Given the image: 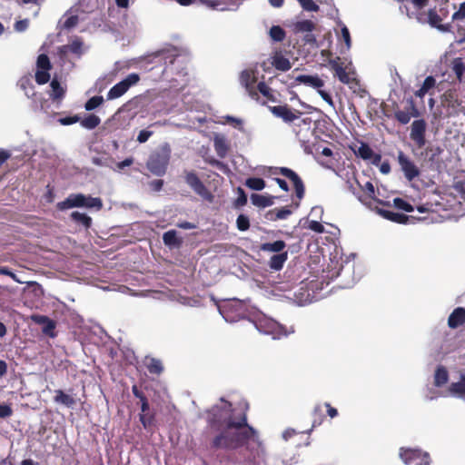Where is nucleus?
Instances as JSON below:
<instances>
[{
    "mask_svg": "<svg viewBox=\"0 0 465 465\" xmlns=\"http://www.w3.org/2000/svg\"><path fill=\"white\" fill-rule=\"evenodd\" d=\"M54 401L59 404H63L68 408L74 407L76 404V401L71 395L64 393L62 390L55 391V396Z\"/></svg>",
    "mask_w": 465,
    "mask_h": 465,
    "instance_id": "28",
    "label": "nucleus"
},
{
    "mask_svg": "<svg viewBox=\"0 0 465 465\" xmlns=\"http://www.w3.org/2000/svg\"><path fill=\"white\" fill-rule=\"evenodd\" d=\"M82 45L83 43L79 40H74L70 45H64L63 49L68 50L69 52L76 54H80L82 53Z\"/></svg>",
    "mask_w": 465,
    "mask_h": 465,
    "instance_id": "47",
    "label": "nucleus"
},
{
    "mask_svg": "<svg viewBox=\"0 0 465 465\" xmlns=\"http://www.w3.org/2000/svg\"><path fill=\"white\" fill-rule=\"evenodd\" d=\"M274 196L272 195H262L258 193H252L251 195V202L257 207H268L274 203Z\"/></svg>",
    "mask_w": 465,
    "mask_h": 465,
    "instance_id": "26",
    "label": "nucleus"
},
{
    "mask_svg": "<svg viewBox=\"0 0 465 465\" xmlns=\"http://www.w3.org/2000/svg\"><path fill=\"white\" fill-rule=\"evenodd\" d=\"M324 405L327 409V413L331 418H335L338 415L337 409L332 407L330 403L326 402Z\"/></svg>",
    "mask_w": 465,
    "mask_h": 465,
    "instance_id": "62",
    "label": "nucleus"
},
{
    "mask_svg": "<svg viewBox=\"0 0 465 465\" xmlns=\"http://www.w3.org/2000/svg\"><path fill=\"white\" fill-rule=\"evenodd\" d=\"M361 190L365 193L364 196L359 197V200L362 203L367 205L370 203V201L373 200L383 206H391L389 202H384L375 197L374 185L372 184L371 182H367L363 186H361Z\"/></svg>",
    "mask_w": 465,
    "mask_h": 465,
    "instance_id": "15",
    "label": "nucleus"
},
{
    "mask_svg": "<svg viewBox=\"0 0 465 465\" xmlns=\"http://www.w3.org/2000/svg\"><path fill=\"white\" fill-rule=\"evenodd\" d=\"M443 100L449 107L458 109L462 106V101L459 98L456 90L450 89L443 94Z\"/></svg>",
    "mask_w": 465,
    "mask_h": 465,
    "instance_id": "24",
    "label": "nucleus"
},
{
    "mask_svg": "<svg viewBox=\"0 0 465 465\" xmlns=\"http://www.w3.org/2000/svg\"><path fill=\"white\" fill-rule=\"evenodd\" d=\"M236 226L241 232L247 231L250 228L249 217L245 214H240L236 220Z\"/></svg>",
    "mask_w": 465,
    "mask_h": 465,
    "instance_id": "46",
    "label": "nucleus"
},
{
    "mask_svg": "<svg viewBox=\"0 0 465 465\" xmlns=\"http://www.w3.org/2000/svg\"><path fill=\"white\" fill-rule=\"evenodd\" d=\"M449 381V373L445 367L439 366L434 375V384L437 387H441Z\"/></svg>",
    "mask_w": 465,
    "mask_h": 465,
    "instance_id": "35",
    "label": "nucleus"
},
{
    "mask_svg": "<svg viewBox=\"0 0 465 465\" xmlns=\"http://www.w3.org/2000/svg\"><path fill=\"white\" fill-rule=\"evenodd\" d=\"M393 204L397 209L405 211L407 213H411L414 210L413 206L402 198H395L393 200Z\"/></svg>",
    "mask_w": 465,
    "mask_h": 465,
    "instance_id": "44",
    "label": "nucleus"
},
{
    "mask_svg": "<svg viewBox=\"0 0 465 465\" xmlns=\"http://www.w3.org/2000/svg\"><path fill=\"white\" fill-rule=\"evenodd\" d=\"M397 159L408 181H412L420 175L419 168L402 151H399Z\"/></svg>",
    "mask_w": 465,
    "mask_h": 465,
    "instance_id": "9",
    "label": "nucleus"
},
{
    "mask_svg": "<svg viewBox=\"0 0 465 465\" xmlns=\"http://www.w3.org/2000/svg\"><path fill=\"white\" fill-rule=\"evenodd\" d=\"M170 158L171 149L168 144H165L150 155L146 166L153 174L163 176L166 173Z\"/></svg>",
    "mask_w": 465,
    "mask_h": 465,
    "instance_id": "3",
    "label": "nucleus"
},
{
    "mask_svg": "<svg viewBox=\"0 0 465 465\" xmlns=\"http://www.w3.org/2000/svg\"><path fill=\"white\" fill-rule=\"evenodd\" d=\"M50 86L52 88V92L50 94L51 99L54 102L62 100L65 94V89L61 86L60 83L56 79H53Z\"/></svg>",
    "mask_w": 465,
    "mask_h": 465,
    "instance_id": "33",
    "label": "nucleus"
},
{
    "mask_svg": "<svg viewBox=\"0 0 465 465\" xmlns=\"http://www.w3.org/2000/svg\"><path fill=\"white\" fill-rule=\"evenodd\" d=\"M302 7L310 12H318L320 7L313 0H297Z\"/></svg>",
    "mask_w": 465,
    "mask_h": 465,
    "instance_id": "48",
    "label": "nucleus"
},
{
    "mask_svg": "<svg viewBox=\"0 0 465 465\" xmlns=\"http://www.w3.org/2000/svg\"><path fill=\"white\" fill-rule=\"evenodd\" d=\"M247 203V195L245 194L244 191L239 187L238 188V197L235 201V206L240 207L243 206Z\"/></svg>",
    "mask_w": 465,
    "mask_h": 465,
    "instance_id": "52",
    "label": "nucleus"
},
{
    "mask_svg": "<svg viewBox=\"0 0 465 465\" xmlns=\"http://www.w3.org/2000/svg\"><path fill=\"white\" fill-rule=\"evenodd\" d=\"M394 106V118L401 124H407L412 117L416 118L420 116V112L412 97L407 98L404 109H400L397 104H395Z\"/></svg>",
    "mask_w": 465,
    "mask_h": 465,
    "instance_id": "6",
    "label": "nucleus"
},
{
    "mask_svg": "<svg viewBox=\"0 0 465 465\" xmlns=\"http://www.w3.org/2000/svg\"><path fill=\"white\" fill-rule=\"evenodd\" d=\"M273 180L276 182V183L279 185V187L282 190H283L285 192L289 191V185H288V183H286L285 180H283L282 178H278V177L274 178Z\"/></svg>",
    "mask_w": 465,
    "mask_h": 465,
    "instance_id": "63",
    "label": "nucleus"
},
{
    "mask_svg": "<svg viewBox=\"0 0 465 465\" xmlns=\"http://www.w3.org/2000/svg\"><path fill=\"white\" fill-rule=\"evenodd\" d=\"M213 146L217 155L224 158L228 153L229 146L223 136L216 135L213 139Z\"/></svg>",
    "mask_w": 465,
    "mask_h": 465,
    "instance_id": "29",
    "label": "nucleus"
},
{
    "mask_svg": "<svg viewBox=\"0 0 465 465\" xmlns=\"http://www.w3.org/2000/svg\"><path fill=\"white\" fill-rule=\"evenodd\" d=\"M104 103L103 96L95 95L91 97L84 104V108L87 111H93Z\"/></svg>",
    "mask_w": 465,
    "mask_h": 465,
    "instance_id": "43",
    "label": "nucleus"
},
{
    "mask_svg": "<svg viewBox=\"0 0 465 465\" xmlns=\"http://www.w3.org/2000/svg\"><path fill=\"white\" fill-rule=\"evenodd\" d=\"M329 64L331 70L334 71V75L338 77L340 82L346 84H349L351 82L352 79L341 64H339L337 60H330Z\"/></svg>",
    "mask_w": 465,
    "mask_h": 465,
    "instance_id": "17",
    "label": "nucleus"
},
{
    "mask_svg": "<svg viewBox=\"0 0 465 465\" xmlns=\"http://www.w3.org/2000/svg\"><path fill=\"white\" fill-rule=\"evenodd\" d=\"M378 166H380V171L383 174H387L391 172V165H390L389 162H383V163L381 162Z\"/></svg>",
    "mask_w": 465,
    "mask_h": 465,
    "instance_id": "64",
    "label": "nucleus"
},
{
    "mask_svg": "<svg viewBox=\"0 0 465 465\" xmlns=\"http://www.w3.org/2000/svg\"><path fill=\"white\" fill-rule=\"evenodd\" d=\"M316 29V24L312 20L298 21L293 25V31L295 34L300 33H312Z\"/></svg>",
    "mask_w": 465,
    "mask_h": 465,
    "instance_id": "30",
    "label": "nucleus"
},
{
    "mask_svg": "<svg viewBox=\"0 0 465 465\" xmlns=\"http://www.w3.org/2000/svg\"><path fill=\"white\" fill-rule=\"evenodd\" d=\"M400 457L407 465L414 462V465H430V455L420 450L401 448Z\"/></svg>",
    "mask_w": 465,
    "mask_h": 465,
    "instance_id": "5",
    "label": "nucleus"
},
{
    "mask_svg": "<svg viewBox=\"0 0 465 465\" xmlns=\"http://www.w3.org/2000/svg\"><path fill=\"white\" fill-rule=\"evenodd\" d=\"M269 173L272 175L281 174L288 178L293 183L296 197L299 200H302L304 197V183L302 178L294 171L288 167H270Z\"/></svg>",
    "mask_w": 465,
    "mask_h": 465,
    "instance_id": "4",
    "label": "nucleus"
},
{
    "mask_svg": "<svg viewBox=\"0 0 465 465\" xmlns=\"http://www.w3.org/2000/svg\"><path fill=\"white\" fill-rule=\"evenodd\" d=\"M163 243L170 247H180L183 243V240L178 237L175 230H170L163 235Z\"/></svg>",
    "mask_w": 465,
    "mask_h": 465,
    "instance_id": "27",
    "label": "nucleus"
},
{
    "mask_svg": "<svg viewBox=\"0 0 465 465\" xmlns=\"http://www.w3.org/2000/svg\"><path fill=\"white\" fill-rule=\"evenodd\" d=\"M308 228L318 233H322L324 232V226L317 221H311L309 223Z\"/></svg>",
    "mask_w": 465,
    "mask_h": 465,
    "instance_id": "57",
    "label": "nucleus"
},
{
    "mask_svg": "<svg viewBox=\"0 0 465 465\" xmlns=\"http://www.w3.org/2000/svg\"><path fill=\"white\" fill-rule=\"evenodd\" d=\"M153 132L149 130H142L140 131L137 136V142L140 143H143L148 141V139L153 135Z\"/></svg>",
    "mask_w": 465,
    "mask_h": 465,
    "instance_id": "54",
    "label": "nucleus"
},
{
    "mask_svg": "<svg viewBox=\"0 0 465 465\" xmlns=\"http://www.w3.org/2000/svg\"><path fill=\"white\" fill-rule=\"evenodd\" d=\"M296 81L318 90L324 85L323 80L317 75L301 74L296 77Z\"/></svg>",
    "mask_w": 465,
    "mask_h": 465,
    "instance_id": "20",
    "label": "nucleus"
},
{
    "mask_svg": "<svg viewBox=\"0 0 465 465\" xmlns=\"http://www.w3.org/2000/svg\"><path fill=\"white\" fill-rule=\"evenodd\" d=\"M269 109L274 116L282 119L285 123H292L302 114L301 112L291 109L287 104L270 106Z\"/></svg>",
    "mask_w": 465,
    "mask_h": 465,
    "instance_id": "13",
    "label": "nucleus"
},
{
    "mask_svg": "<svg viewBox=\"0 0 465 465\" xmlns=\"http://www.w3.org/2000/svg\"><path fill=\"white\" fill-rule=\"evenodd\" d=\"M256 91H259L264 97L270 101H274L275 97L272 92V89L264 83L260 82L257 84Z\"/></svg>",
    "mask_w": 465,
    "mask_h": 465,
    "instance_id": "42",
    "label": "nucleus"
},
{
    "mask_svg": "<svg viewBox=\"0 0 465 465\" xmlns=\"http://www.w3.org/2000/svg\"><path fill=\"white\" fill-rule=\"evenodd\" d=\"M377 213L383 218L401 224H405L409 220V217L406 214L394 213L392 211L377 209Z\"/></svg>",
    "mask_w": 465,
    "mask_h": 465,
    "instance_id": "21",
    "label": "nucleus"
},
{
    "mask_svg": "<svg viewBox=\"0 0 465 465\" xmlns=\"http://www.w3.org/2000/svg\"><path fill=\"white\" fill-rule=\"evenodd\" d=\"M13 413L12 408L5 404L0 405V418L10 417Z\"/></svg>",
    "mask_w": 465,
    "mask_h": 465,
    "instance_id": "58",
    "label": "nucleus"
},
{
    "mask_svg": "<svg viewBox=\"0 0 465 465\" xmlns=\"http://www.w3.org/2000/svg\"><path fill=\"white\" fill-rule=\"evenodd\" d=\"M21 87L25 90V94L28 97L35 95L34 85L29 79L21 81Z\"/></svg>",
    "mask_w": 465,
    "mask_h": 465,
    "instance_id": "51",
    "label": "nucleus"
},
{
    "mask_svg": "<svg viewBox=\"0 0 465 465\" xmlns=\"http://www.w3.org/2000/svg\"><path fill=\"white\" fill-rule=\"evenodd\" d=\"M318 93L326 103H328L331 106H334L333 100L330 94H328L324 90H321V88L318 90Z\"/></svg>",
    "mask_w": 465,
    "mask_h": 465,
    "instance_id": "60",
    "label": "nucleus"
},
{
    "mask_svg": "<svg viewBox=\"0 0 465 465\" xmlns=\"http://www.w3.org/2000/svg\"><path fill=\"white\" fill-rule=\"evenodd\" d=\"M36 64L39 70H50L52 67L50 59L45 54L38 55Z\"/></svg>",
    "mask_w": 465,
    "mask_h": 465,
    "instance_id": "45",
    "label": "nucleus"
},
{
    "mask_svg": "<svg viewBox=\"0 0 465 465\" xmlns=\"http://www.w3.org/2000/svg\"><path fill=\"white\" fill-rule=\"evenodd\" d=\"M449 391L451 395L464 396L465 395V374L460 376V380L458 382H452Z\"/></svg>",
    "mask_w": 465,
    "mask_h": 465,
    "instance_id": "36",
    "label": "nucleus"
},
{
    "mask_svg": "<svg viewBox=\"0 0 465 465\" xmlns=\"http://www.w3.org/2000/svg\"><path fill=\"white\" fill-rule=\"evenodd\" d=\"M463 324H465V308L457 307L448 318V326L450 329H457Z\"/></svg>",
    "mask_w": 465,
    "mask_h": 465,
    "instance_id": "16",
    "label": "nucleus"
},
{
    "mask_svg": "<svg viewBox=\"0 0 465 465\" xmlns=\"http://www.w3.org/2000/svg\"><path fill=\"white\" fill-rule=\"evenodd\" d=\"M272 64L279 71L286 72L291 69L292 64L290 60L284 57L281 54H276L273 58Z\"/></svg>",
    "mask_w": 465,
    "mask_h": 465,
    "instance_id": "32",
    "label": "nucleus"
},
{
    "mask_svg": "<svg viewBox=\"0 0 465 465\" xmlns=\"http://www.w3.org/2000/svg\"><path fill=\"white\" fill-rule=\"evenodd\" d=\"M240 83L246 89L252 99H258V92L255 88L257 83L256 72L252 69L243 70L240 74Z\"/></svg>",
    "mask_w": 465,
    "mask_h": 465,
    "instance_id": "10",
    "label": "nucleus"
},
{
    "mask_svg": "<svg viewBox=\"0 0 465 465\" xmlns=\"http://www.w3.org/2000/svg\"><path fill=\"white\" fill-rule=\"evenodd\" d=\"M101 123V119L99 116L91 114H88L86 117L81 120L80 124L81 125L88 130H93L96 128Z\"/></svg>",
    "mask_w": 465,
    "mask_h": 465,
    "instance_id": "37",
    "label": "nucleus"
},
{
    "mask_svg": "<svg viewBox=\"0 0 465 465\" xmlns=\"http://www.w3.org/2000/svg\"><path fill=\"white\" fill-rule=\"evenodd\" d=\"M28 25H29V20L24 19V20L16 21L14 25V27H15V30L17 32H24L27 29Z\"/></svg>",
    "mask_w": 465,
    "mask_h": 465,
    "instance_id": "56",
    "label": "nucleus"
},
{
    "mask_svg": "<svg viewBox=\"0 0 465 465\" xmlns=\"http://www.w3.org/2000/svg\"><path fill=\"white\" fill-rule=\"evenodd\" d=\"M291 213L292 211L288 207H282L281 209L275 208L271 210L268 213V215H270V220L277 221L286 219L289 215H291Z\"/></svg>",
    "mask_w": 465,
    "mask_h": 465,
    "instance_id": "38",
    "label": "nucleus"
},
{
    "mask_svg": "<svg viewBox=\"0 0 465 465\" xmlns=\"http://www.w3.org/2000/svg\"><path fill=\"white\" fill-rule=\"evenodd\" d=\"M341 36H342L347 47L350 48L351 40V35H350L349 29L346 26H343L341 28Z\"/></svg>",
    "mask_w": 465,
    "mask_h": 465,
    "instance_id": "59",
    "label": "nucleus"
},
{
    "mask_svg": "<svg viewBox=\"0 0 465 465\" xmlns=\"http://www.w3.org/2000/svg\"><path fill=\"white\" fill-rule=\"evenodd\" d=\"M354 153L357 157H360L364 161H371V163L375 166H378L381 161V155L374 153L371 146L364 142H361L358 149L354 150Z\"/></svg>",
    "mask_w": 465,
    "mask_h": 465,
    "instance_id": "14",
    "label": "nucleus"
},
{
    "mask_svg": "<svg viewBox=\"0 0 465 465\" xmlns=\"http://www.w3.org/2000/svg\"><path fill=\"white\" fill-rule=\"evenodd\" d=\"M0 274L7 275L14 281L19 282L15 273H14L8 267H0Z\"/></svg>",
    "mask_w": 465,
    "mask_h": 465,
    "instance_id": "61",
    "label": "nucleus"
},
{
    "mask_svg": "<svg viewBox=\"0 0 465 465\" xmlns=\"http://www.w3.org/2000/svg\"><path fill=\"white\" fill-rule=\"evenodd\" d=\"M442 20H443L442 16L440 14H438L435 9H430L428 11V23L432 27H436L442 32H447L450 30V24H446V25L441 24Z\"/></svg>",
    "mask_w": 465,
    "mask_h": 465,
    "instance_id": "18",
    "label": "nucleus"
},
{
    "mask_svg": "<svg viewBox=\"0 0 465 465\" xmlns=\"http://www.w3.org/2000/svg\"><path fill=\"white\" fill-rule=\"evenodd\" d=\"M49 70H38L35 73V81L38 84H45L50 80Z\"/></svg>",
    "mask_w": 465,
    "mask_h": 465,
    "instance_id": "49",
    "label": "nucleus"
},
{
    "mask_svg": "<svg viewBox=\"0 0 465 465\" xmlns=\"http://www.w3.org/2000/svg\"><path fill=\"white\" fill-rule=\"evenodd\" d=\"M288 260V252H284L278 254H273L269 262L268 265L272 271H280L283 268L284 263Z\"/></svg>",
    "mask_w": 465,
    "mask_h": 465,
    "instance_id": "25",
    "label": "nucleus"
},
{
    "mask_svg": "<svg viewBox=\"0 0 465 465\" xmlns=\"http://www.w3.org/2000/svg\"><path fill=\"white\" fill-rule=\"evenodd\" d=\"M70 219L74 223L82 225L85 230L91 228L93 224V220L89 215L78 211L72 212L70 214Z\"/></svg>",
    "mask_w": 465,
    "mask_h": 465,
    "instance_id": "22",
    "label": "nucleus"
},
{
    "mask_svg": "<svg viewBox=\"0 0 465 465\" xmlns=\"http://www.w3.org/2000/svg\"><path fill=\"white\" fill-rule=\"evenodd\" d=\"M220 401L224 406L213 405L205 411L206 448L217 451L236 450L245 447L250 450V441L261 444L258 440V431L248 423V407L234 417L232 404L224 398H221Z\"/></svg>",
    "mask_w": 465,
    "mask_h": 465,
    "instance_id": "1",
    "label": "nucleus"
},
{
    "mask_svg": "<svg viewBox=\"0 0 465 465\" xmlns=\"http://www.w3.org/2000/svg\"><path fill=\"white\" fill-rule=\"evenodd\" d=\"M452 21H460L465 19V2L461 3L458 11L451 17Z\"/></svg>",
    "mask_w": 465,
    "mask_h": 465,
    "instance_id": "53",
    "label": "nucleus"
},
{
    "mask_svg": "<svg viewBox=\"0 0 465 465\" xmlns=\"http://www.w3.org/2000/svg\"><path fill=\"white\" fill-rule=\"evenodd\" d=\"M270 36L275 42H282L286 37V33L281 26L272 25L270 29Z\"/></svg>",
    "mask_w": 465,
    "mask_h": 465,
    "instance_id": "41",
    "label": "nucleus"
},
{
    "mask_svg": "<svg viewBox=\"0 0 465 465\" xmlns=\"http://www.w3.org/2000/svg\"><path fill=\"white\" fill-rule=\"evenodd\" d=\"M80 121V117L78 115L74 116H66L59 119V123L63 125H70L75 124Z\"/></svg>",
    "mask_w": 465,
    "mask_h": 465,
    "instance_id": "55",
    "label": "nucleus"
},
{
    "mask_svg": "<svg viewBox=\"0 0 465 465\" xmlns=\"http://www.w3.org/2000/svg\"><path fill=\"white\" fill-rule=\"evenodd\" d=\"M140 81V76L136 73L128 74L124 80L114 84L107 93V99L114 100L124 95L128 89Z\"/></svg>",
    "mask_w": 465,
    "mask_h": 465,
    "instance_id": "7",
    "label": "nucleus"
},
{
    "mask_svg": "<svg viewBox=\"0 0 465 465\" xmlns=\"http://www.w3.org/2000/svg\"><path fill=\"white\" fill-rule=\"evenodd\" d=\"M31 320L38 324L42 325V332L50 337V338H55L57 336V332L55 331L56 328V322L55 321L50 319L46 315H41V314H33L31 316Z\"/></svg>",
    "mask_w": 465,
    "mask_h": 465,
    "instance_id": "12",
    "label": "nucleus"
},
{
    "mask_svg": "<svg viewBox=\"0 0 465 465\" xmlns=\"http://www.w3.org/2000/svg\"><path fill=\"white\" fill-rule=\"evenodd\" d=\"M139 418L144 429L151 428L154 425L155 411L149 410V411H146L145 413H141Z\"/></svg>",
    "mask_w": 465,
    "mask_h": 465,
    "instance_id": "39",
    "label": "nucleus"
},
{
    "mask_svg": "<svg viewBox=\"0 0 465 465\" xmlns=\"http://www.w3.org/2000/svg\"><path fill=\"white\" fill-rule=\"evenodd\" d=\"M79 23V17L76 15H71L67 17L62 27L65 30H71L72 28L75 27Z\"/></svg>",
    "mask_w": 465,
    "mask_h": 465,
    "instance_id": "50",
    "label": "nucleus"
},
{
    "mask_svg": "<svg viewBox=\"0 0 465 465\" xmlns=\"http://www.w3.org/2000/svg\"><path fill=\"white\" fill-rule=\"evenodd\" d=\"M436 85V80L433 76L429 75L425 78L421 87L415 92V96L423 98L427 93Z\"/></svg>",
    "mask_w": 465,
    "mask_h": 465,
    "instance_id": "34",
    "label": "nucleus"
},
{
    "mask_svg": "<svg viewBox=\"0 0 465 465\" xmlns=\"http://www.w3.org/2000/svg\"><path fill=\"white\" fill-rule=\"evenodd\" d=\"M144 365L151 374L160 375L163 371L162 361L155 358H146Z\"/></svg>",
    "mask_w": 465,
    "mask_h": 465,
    "instance_id": "31",
    "label": "nucleus"
},
{
    "mask_svg": "<svg viewBox=\"0 0 465 465\" xmlns=\"http://www.w3.org/2000/svg\"><path fill=\"white\" fill-rule=\"evenodd\" d=\"M426 122L423 119L413 121L411 129V139L416 143L419 148H421L426 143Z\"/></svg>",
    "mask_w": 465,
    "mask_h": 465,
    "instance_id": "11",
    "label": "nucleus"
},
{
    "mask_svg": "<svg viewBox=\"0 0 465 465\" xmlns=\"http://www.w3.org/2000/svg\"><path fill=\"white\" fill-rule=\"evenodd\" d=\"M451 70L458 81L465 84V63L461 57H456L452 60Z\"/></svg>",
    "mask_w": 465,
    "mask_h": 465,
    "instance_id": "23",
    "label": "nucleus"
},
{
    "mask_svg": "<svg viewBox=\"0 0 465 465\" xmlns=\"http://www.w3.org/2000/svg\"><path fill=\"white\" fill-rule=\"evenodd\" d=\"M245 185L254 191H261L265 188V182L262 178L250 177L246 179Z\"/></svg>",
    "mask_w": 465,
    "mask_h": 465,
    "instance_id": "40",
    "label": "nucleus"
},
{
    "mask_svg": "<svg viewBox=\"0 0 465 465\" xmlns=\"http://www.w3.org/2000/svg\"><path fill=\"white\" fill-rule=\"evenodd\" d=\"M184 180L196 194L209 200L213 197L204 183L193 171H185Z\"/></svg>",
    "mask_w": 465,
    "mask_h": 465,
    "instance_id": "8",
    "label": "nucleus"
},
{
    "mask_svg": "<svg viewBox=\"0 0 465 465\" xmlns=\"http://www.w3.org/2000/svg\"><path fill=\"white\" fill-rule=\"evenodd\" d=\"M87 208L101 211L104 207L100 197H93L84 193H71L64 201L57 203L56 208L59 211H65L72 208Z\"/></svg>",
    "mask_w": 465,
    "mask_h": 465,
    "instance_id": "2",
    "label": "nucleus"
},
{
    "mask_svg": "<svg viewBox=\"0 0 465 465\" xmlns=\"http://www.w3.org/2000/svg\"><path fill=\"white\" fill-rule=\"evenodd\" d=\"M286 242L282 240H278L273 242H263L260 245V250L265 252H273L275 254L287 252L285 250Z\"/></svg>",
    "mask_w": 465,
    "mask_h": 465,
    "instance_id": "19",
    "label": "nucleus"
}]
</instances>
